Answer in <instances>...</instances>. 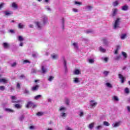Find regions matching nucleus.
Wrapping results in <instances>:
<instances>
[{
  "mask_svg": "<svg viewBox=\"0 0 130 130\" xmlns=\"http://www.w3.org/2000/svg\"><path fill=\"white\" fill-rule=\"evenodd\" d=\"M124 92L126 93V94H128V93H129V90L128 89V88L126 87L124 89Z\"/></svg>",
  "mask_w": 130,
  "mask_h": 130,
  "instance_id": "41",
  "label": "nucleus"
},
{
  "mask_svg": "<svg viewBox=\"0 0 130 130\" xmlns=\"http://www.w3.org/2000/svg\"><path fill=\"white\" fill-rule=\"evenodd\" d=\"M104 125H105L106 126H109L110 125V123L107 121H104Z\"/></svg>",
  "mask_w": 130,
  "mask_h": 130,
  "instance_id": "29",
  "label": "nucleus"
},
{
  "mask_svg": "<svg viewBox=\"0 0 130 130\" xmlns=\"http://www.w3.org/2000/svg\"><path fill=\"white\" fill-rule=\"evenodd\" d=\"M33 106V103L32 102H29L26 106L27 108H29L30 107H32Z\"/></svg>",
  "mask_w": 130,
  "mask_h": 130,
  "instance_id": "15",
  "label": "nucleus"
},
{
  "mask_svg": "<svg viewBox=\"0 0 130 130\" xmlns=\"http://www.w3.org/2000/svg\"><path fill=\"white\" fill-rule=\"evenodd\" d=\"M42 97V95L41 94H39L36 95V96L34 97L35 100H38V99H40Z\"/></svg>",
  "mask_w": 130,
  "mask_h": 130,
  "instance_id": "22",
  "label": "nucleus"
},
{
  "mask_svg": "<svg viewBox=\"0 0 130 130\" xmlns=\"http://www.w3.org/2000/svg\"><path fill=\"white\" fill-rule=\"evenodd\" d=\"M103 42L106 45L107 44V40H106V39H103Z\"/></svg>",
  "mask_w": 130,
  "mask_h": 130,
  "instance_id": "45",
  "label": "nucleus"
},
{
  "mask_svg": "<svg viewBox=\"0 0 130 130\" xmlns=\"http://www.w3.org/2000/svg\"><path fill=\"white\" fill-rule=\"evenodd\" d=\"M106 86L108 87V88H112V85H111V84L110 83H107L106 84Z\"/></svg>",
  "mask_w": 130,
  "mask_h": 130,
  "instance_id": "34",
  "label": "nucleus"
},
{
  "mask_svg": "<svg viewBox=\"0 0 130 130\" xmlns=\"http://www.w3.org/2000/svg\"><path fill=\"white\" fill-rule=\"evenodd\" d=\"M88 61L89 63H94L95 62V59H88Z\"/></svg>",
  "mask_w": 130,
  "mask_h": 130,
  "instance_id": "21",
  "label": "nucleus"
},
{
  "mask_svg": "<svg viewBox=\"0 0 130 130\" xmlns=\"http://www.w3.org/2000/svg\"><path fill=\"white\" fill-rule=\"evenodd\" d=\"M118 78L120 79L121 84H123L125 81V77H123V75H122L121 74H119Z\"/></svg>",
  "mask_w": 130,
  "mask_h": 130,
  "instance_id": "4",
  "label": "nucleus"
},
{
  "mask_svg": "<svg viewBox=\"0 0 130 130\" xmlns=\"http://www.w3.org/2000/svg\"><path fill=\"white\" fill-rule=\"evenodd\" d=\"M119 23H120V18H117L115 21L113 29H117V28H119Z\"/></svg>",
  "mask_w": 130,
  "mask_h": 130,
  "instance_id": "2",
  "label": "nucleus"
},
{
  "mask_svg": "<svg viewBox=\"0 0 130 130\" xmlns=\"http://www.w3.org/2000/svg\"><path fill=\"white\" fill-rule=\"evenodd\" d=\"M93 32V30L92 29H88L87 30H86V33H87V34H89V33H92Z\"/></svg>",
  "mask_w": 130,
  "mask_h": 130,
  "instance_id": "46",
  "label": "nucleus"
},
{
  "mask_svg": "<svg viewBox=\"0 0 130 130\" xmlns=\"http://www.w3.org/2000/svg\"><path fill=\"white\" fill-rule=\"evenodd\" d=\"M109 74V71H104V75L105 76H108V74Z\"/></svg>",
  "mask_w": 130,
  "mask_h": 130,
  "instance_id": "48",
  "label": "nucleus"
},
{
  "mask_svg": "<svg viewBox=\"0 0 130 130\" xmlns=\"http://www.w3.org/2000/svg\"><path fill=\"white\" fill-rule=\"evenodd\" d=\"M73 82L75 84H80L81 83V79L78 77L74 78L73 79Z\"/></svg>",
  "mask_w": 130,
  "mask_h": 130,
  "instance_id": "5",
  "label": "nucleus"
},
{
  "mask_svg": "<svg viewBox=\"0 0 130 130\" xmlns=\"http://www.w3.org/2000/svg\"><path fill=\"white\" fill-rule=\"evenodd\" d=\"M36 72H37L36 70L33 69L31 70V74H34V73H36Z\"/></svg>",
  "mask_w": 130,
  "mask_h": 130,
  "instance_id": "55",
  "label": "nucleus"
},
{
  "mask_svg": "<svg viewBox=\"0 0 130 130\" xmlns=\"http://www.w3.org/2000/svg\"><path fill=\"white\" fill-rule=\"evenodd\" d=\"M36 24L39 30H40L42 28V24L40 22H36Z\"/></svg>",
  "mask_w": 130,
  "mask_h": 130,
  "instance_id": "10",
  "label": "nucleus"
},
{
  "mask_svg": "<svg viewBox=\"0 0 130 130\" xmlns=\"http://www.w3.org/2000/svg\"><path fill=\"white\" fill-rule=\"evenodd\" d=\"M100 51L101 52H105V51H106V50L103 48L102 47H100Z\"/></svg>",
  "mask_w": 130,
  "mask_h": 130,
  "instance_id": "32",
  "label": "nucleus"
},
{
  "mask_svg": "<svg viewBox=\"0 0 130 130\" xmlns=\"http://www.w3.org/2000/svg\"><path fill=\"white\" fill-rule=\"evenodd\" d=\"M24 119V115H22L20 117H19V120L22 121Z\"/></svg>",
  "mask_w": 130,
  "mask_h": 130,
  "instance_id": "49",
  "label": "nucleus"
},
{
  "mask_svg": "<svg viewBox=\"0 0 130 130\" xmlns=\"http://www.w3.org/2000/svg\"><path fill=\"white\" fill-rule=\"evenodd\" d=\"M42 19L43 20V24H45L47 23V21H48L47 16L45 15H43L42 17Z\"/></svg>",
  "mask_w": 130,
  "mask_h": 130,
  "instance_id": "8",
  "label": "nucleus"
},
{
  "mask_svg": "<svg viewBox=\"0 0 130 130\" xmlns=\"http://www.w3.org/2000/svg\"><path fill=\"white\" fill-rule=\"evenodd\" d=\"M32 56L33 57H37V56H38V53H37V52H35L32 53Z\"/></svg>",
  "mask_w": 130,
  "mask_h": 130,
  "instance_id": "35",
  "label": "nucleus"
},
{
  "mask_svg": "<svg viewBox=\"0 0 130 130\" xmlns=\"http://www.w3.org/2000/svg\"><path fill=\"white\" fill-rule=\"evenodd\" d=\"M85 10H86V11H91L92 10V9H93V6H85Z\"/></svg>",
  "mask_w": 130,
  "mask_h": 130,
  "instance_id": "14",
  "label": "nucleus"
},
{
  "mask_svg": "<svg viewBox=\"0 0 130 130\" xmlns=\"http://www.w3.org/2000/svg\"><path fill=\"white\" fill-rule=\"evenodd\" d=\"M73 12H74L75 13H78V12H79V11L76 8H73L72 9Z\"/></svg>",
  "mask_w": 130,
  "mask_h": 130,
  "instance_id": "50",
  "label": "nucleus"
},
{
  "mask_svg": "<svg viewBox=\"0 0 130 130\" xmlns=\"http://www.w3.org/2000/svg\"><path fill=\"white\" fill-rule=\"evenodd\" d=\"M112 11L113 16L114 17V16H115L117 14V12H118V9H117V8H114L113 9Z\"/></svg>",
  "mask_w": 130,
  "mask_h": 130,
  "instance_id": "13",
  "label": "nucleus"
},
{
  "mask_svg": "<svg viewBox=\"0 0 130 130\" xmlns=\"http://www.w3.org/2000/svg\"><path fill=\"white\" fill-rule=\"evenodd\" d=\"M3 47L6 49H8L10 47V44L8 43H4Z\"/></svg>",
  "mask_w": 130,
  "mask_h": 130,
  "instance_id": "12",
  "label": "nucleus"
},
{
  "mask_svg": "<svg viewBox=\"0 0 130 130\" xmlns=\"http://www.w3.org/2000/svg\"><path fill=\"white\" fill-rule=\"evenodd\" d=\"M122 70L123 71H125V70H127V67H126V66H124V67H123Z\"/></svg>",
  "mask_w": 130,
  "mask_h": 130,
  "instance_id": "57",
  "label": "nucleus"
},
{
  "mask_svg": "<svg viewBox=\"0 0 130 130\" xmlns=\"http://www.w3.org/2000/svg\"><path fill=\"white\" fill-rule=\"evenodd\" d=\"M70 103V101L68 99V98L66 99V104L67 105H69V104Z\"/></svg>",
  "mask_w": 130,
  "mask_h": 130,
  "instance_id": "51",
  "label": "nucleus"
},
{
  "mask_svg": "<svg viewBox=\"0 0 130 130\" xmlns=\"http://www.w3.org/2000/svg\"><path fill=\"white\" fill-rule=\"evenodd\" d=\"M120 123H121V121H119L118 122H115V123L112 124L113 127H118L120 125Z\"/></svg>",
  "mask_w": 130,
  "mask_h": 130,
  "instance_id": "7",
  "label": "nucleus"
},
{
  "mask_svg": "<svg viewBox=\"0 0 130 130\" xmlns=\"http://www.w3.org/2000/svg\"><path fill=\"white\" fill-rule=\"evenodd\" d=\"M0 90L1 91H4L5 90V86H0Z\"/></svg>",
  "mask_w": 130,
  "mask_h": 130,
  "instance_id": "54",
  "label": "nucleus"
},
{
  "mask_svg": "<svg viewBox=\"0 0 130 130\" xmlns=\"http://www.w3.org/2000/svg\"><path fill=\"white\" fill-rule=\"evenodd\" d=\"M12 67H16L17 66V63L16 62H14L12 64Z\"/></svg>",
  "mask_w": 130,
  "mask_h": 130,
  "instance_id": "58",
  "label": "nucleus"
},
{
  "mask_svg": "<svg viewBox=\"0 0 130 130\" xmlns=\"http://www.w3.org/2000/svg\"><path fill=\"white\" fill-rule=\"evenodd\" d=\"M39 88V85H35L31 88L32 91H37Z\"/></svg>",
  "mask_w": 130,
  "mask_h": 130,
  "instance_id": "18",
  "label": "nucleus"
},
{
  "mask_svg": "<svg viewBox=\"0 0 130 130\" xmlns=\"http://www.w3.org/2000/svg\"><path fill=\"white\" fill-rule=\"evenodd\" d=\"M125 37H126V34H122L120 36L121 39H122V40L125 39Z\"/></svg>",
  "mask_w": 130,
  "mask_h": 130,
  "instance_id": "26",
  "label": "nucleus"
},
{
  "mask_svg": "<svg viewBox=\"0 0 130 130\" xmlns=\"http://www.w3.org/2000/svg\"><path fill=\"white\" fill-rule=\"evenodd\" d=\"M113 101H119V99H118V97L114 95L113 98L112 99Z\"/></svg>",
  "mask_w": 130,
  "mask_h": 130,
  "instance_id": "24",
  "label": "nucleus"
},
{
  "mask_svg": "<svg viewBox=\"0 0 130 130\" xmlns=\"http://www.w3.org/2000/svg\"><path fill=\"white\" fill-rule=\"evenodd\" d=\"M75 5H79L80 6H81V5H82V2H79L75 1Z\"/></svg>",
  "mask_w": 130,
  "mask_h": 130,
  "instance_id": "47",
  "label": "nucleus"
},
{
  "mask_svg": "<svg viewBox=\"0 0 130 130\" xmlns=\"http://www.w3.org/2000/svg\"><path fill=\"white\" fill-rule=\"evenodd\" d=\"M4 6H5L4 3H2L1 4H0V10L4 7Z\"/></svg>",
  "mask_w": 130,
  "mask_h": 130,
  "instance_id": "59",
  "label": "nucleus"
},
{
  "mask_svg": "<svg viewBox=\"0 0 130 130\" xmlns=\"http://www.w3.org/2000/svg\"><path fill=\"white\" fill-rule=\"evenodd\" d=\"M122 55H123L124 58H126V57H127V54L124 52H122Z\"/></svg>",
  "mask_w": 130,
  "mask_h": 130,
  "instance_id": "33",
  "label": "nucleus"
},
{
  "mask_svg": "<svg viewBox=\"0 0 130 130\" xmlns=\"http://www.w3.org/2000/svg\"><path fill=\"white\" fill-rule=\"evenodd\" d=\"M5 15H6V16H11V15H12L13 14V12L12 11H5L4 12Z\"/></svg>",
  "mask_w": 130,
  "mask_h": 130,
  "instance_id": "17",
  "label": "nucleus"
},
{
  "mask_svg": "<svg viewBox=\"0 0 130 130\" xmlns=\"http://www.w3.org/2000/svg\"><path fill=\"white\" fill-rule=\"evenodd\" d=\"M11 99L12 100V103H19L20 102V101H16L17 100V97L15 96H11Z\"/></svg>",
  "mask_w": 130,
  "mask_h": 130,
  "instance_id": "6",
  "label": "nucleus"
},
{
  "mask_svg": "<svg viewBox=\"0 0 130 130\" xmlns=\"http://www.w3.org/2000/svg\"><path fill=\"white\" fill-rule=\"evenodd\" d=\"M51 56L53 59H57L58 58V55L56 54H52Z\"/></svg>",
  "mask_w": 130,
  "mask_h": 130,
  "instance_id": "11",
  "label": "nucleus"
},
{
  "mask_svg": "<svg viewBox=\"0 0 130 130\" xmlns=\"http://www.w3.org/2000/svg\"><path fill=\"white\" fill-rule=\"evenodd\" d=\"M53 79H54V77L53 76H50L48 78V81L51 82Z\"/></svg>",
  "mask_w": 130,
  "mask_h": 130,
  "instance_id": "39",
  "label": "nucleus"
},
{
  "mask_svg": "<svg viewBox=\"0 0 130 130\" xmlns=\"http://www.w3.org/2000/svg\"><path fill=\"white\" fill-rule=\"evenodd\" d=\"M24 93V94H29V90L28 89H25Z\"/></svg>",
  "mask_w": 130,
  "mask_h": 130,
  "instance_id": "53",
  "label": "nucleus"
},
{
  "mask_svg": "<svg viewBox=\"0 0 130 130\" xmlns=\"http://www.w3.org/2000/svg\"><path fill=\"white\" fill-rule=\"evenodd\" d=\"M102 59L103 60H105V62H107L108 60V58L107 57H102Z\"/></svg>",
  "mask_w": 130,
  "mask_h": 130,
  "instance_id": "44",
  "label": "nucleus"
},
{
  "mask_svg": "<svg viewBox=\"0 0 130 130\" xmlns=\"http://www.w3.org/2000/svg\"><path fill=\"white\" fill-rule=\"evenodd\" d=\"M45 10L48 11V12H50L51 11V8H49V7H48V6H45Z\"/></svg>",
  "mask_w": 130,
  "mask_h": 130,
  "instance_id": "37",
  "label": "nucleus"
},
{
  "mask_svg": "<svg viewBox=\"0 0 130 130\" xmlns=\"http://www.w3.org/2000/svg\"><path fill=\"white\" fill-rule=\"evenodd\" d=\"M18 40H19V41H23V40H24V38H23V37H22V36H19Z\"/></svg>",
  "mask_w": 130,
  "mask_h": 130,
  "instance_id": "43",
  "label": "nucleus"
},
{
  "mask_svg": "<svg viewBox=\"0 0 130 130\" xmlns=\"http://www.w3.org/2000/svg\"><path fill=\"white\" fill-rule=\"evenodd\" d=\"M37 115L38 116H42L43 115V112H39L37 113Z\"/></svg>",
  "mask_w": 130,
  "mask_h": 130,
  "instance_id": "36",
  "label": "nucleus"
},
{
  "mask_svg": "<svg viewBox=\"0 0 130 130\" xmlns=\"http://www.w3.org/2000/svg\"><path fill=\"white\" fill-rule=\"evenodd\" d=\"M94 123H91L90 124H89V128H90V129H92V128H93L94 127Z\"/></svg>",
  "mask_w": 130,
  "mask_h": 130,
  "instance_id": "27",
  "label": "nucleus"
},
{
  "mask_svg": "<svg viewBox=\"0 0 130 130\" xmlns=\"http://www.w3.org/2000/svg\"><path fill=\"white\" fill-rule=\"evenodd\" d=\"M5 111H7V112H15V111H14V110H13L11 109H8V108L5 109Z\"/></svg>",
  "mask_w": 130,
  "mask_h": 130,
  "instance_id": "28",
  "label": "nucleus"
},
{
  "mask_svg": "<svg viewBox=\"0 0 130 130\" xmlns=\"http://www.w3.org/2000/svg\"><path fill=\"white\" fill-rule=\"evenodd\" d=\"M127 109L128 111H129V112H130V107L129 106L127 107Z\"/></svg>",
  "mask_w": 130,
  "mask_h": 130,
  "instance_id": "64",
  "label": "nucleus"
},
{
  "mask_svg": "<svg viewBox=\"0 0 130 130\" xmlns=\"http://www.w3.org/2000/svg\"><path fill=\"white\" fill-rule=\"evenodd\" d=\"M64 24V19L62 18V29H63V26Z\"/></svg>",
  "mask_w": 130,
  "mask_h": 130,
  "instance_id": "56",
  "label": "nucleus"
},
{
  "mask_svg": "<svg viewBox=\"0 0 130 130\" xmlns=\"http://www.w3.org/2000/svg\"><path fill=\"white\" fill-rule=\"evenodd\" d=\"M59 111H60V117H62V118H64L65 117H67V113H66V111H67V108L64 107H61L59 109Z\"/></svg>",
  "mask_w": 130,
  "mask_h": 130,
  "instance_id": "1",
  "label": "nucleus"
},
{
  "mask_svg": "<svg viewBox=\"0 0 130 130\" xmlns=\"http://www.w3.org/2000/svg\"><path fill=\"white\" fill-rule=\"evenodd\" d=\"M36 106H37L36 105L33 104V105H32V108H35L36 107Z\"/></svg>",
  "mask_w": 130,
  "mask_h": 130,
  "instance_id": "63",
  "label": "nucleus"
},
{
  "mask_svg": "<svg viewBox=\"0 0 130 130\" xmlns=\"http://www.w3.org/2000/svg\"><path fill=\"white\" fill-rule=\"evenodd\" d=\"M73 45L75 49H78V44L74 43Z\"/></svg>",
  "mask_w": 130,
  "mask_h": 130,
  "instance_id": "38",
  "label": "nucleus"
},
{
  "mask_svg": "<svg viewBox=\"0 0 130 130\" xmlns=\"http://www.w3.org/2000/svg\"><path fill=\"white\" fill-rule=\"evenodd\" d=\"M119 5V1L117 0L113 3V7H117V6H118Z\"/></svg>",
  "mask_w": 130,
  "mask_h": 130,
  "instance_id": "19",
  "label": "nucleus"
},
{
  "mask_svg": "<svg viewBox=\"0 0 130 130\" xmlns=\"http://www.w3.org/2000/svg\"><path fill=\"white\" fill-rule=\"evenodd\" d=\"M97 104H98V103L94 100H91L90 101V106L91 107V108H95V107H96L97 106Z\"/></svg>",
  "mask_w": 130,
  "mask_h": 130,
  "instance_id": "3",
  "label": "nucleus"
},
{
  "mask_svg": "<svg viewBox=\"0 0 130 130\" xmlns=\"http://www.w3.org/2000/svg\"><path fill=\"white\" fill-rule=\"evenodd\" d=\"M42 72L43 74H46L47 72V68H46V66H42Z\"/></svg>",
  "mask_w": 130,
  "mask_h": 130,
  "instance_id": "9",
  "label": "nucleus"
},
{
  "mask_svg": "<svg viewBox=\"0 0 130 130\" xmlns=\"http://www.w3.org/2000/svg\"><path fill=\"white\" fill-rule=\"evenodd\" d=\"M20 79H25V76L24 75H21L20 76Z\"/></svg>",
  "mask_w": 130,
  "mask_h": 130,
  "instance_id": "60",
  "label": "nucleus"
},
{
  "mask_svg": "<svg viewBox=\"0 0 130 130\" xmlns=\"http://www.w3.org/2000/svg\"><path fill=\"white\" fill-rule=\"evenodd\" d=\"M14 107L15 108H17L18 109H19L21 108V105H19V104H17L14 105Z\"/></svg>",
  "mask_w": 130,
  "mask_h": 130,
  "instance_id": "30",
  "label": "nucleus"
},
{
  "mask_svg": "<svg viewBox=\"0 0 130 130\" xmlns=\"http://www.w3.org/2000/svg\"><path fill=\"white\" fill-rule=\"evenodd\" d=\"M80 73H81L80 70H75L74 74V75H80Z\"/></svg>",
  "mask_w": 130,
  "mask_h": 130,
  "instance_id": "25",
  "label": "nucleus"
},
{
  "mask_svg": "<svg viewBox=\"0 0 130 130\" xmlns=\"http://www.w3.org/2000/svg\"><path fill=\"white\" fill-rule=\"evenodd\" d=\"M12 7L14 8L15 10H17L18 9V5L15 3H12Z\"/></svg>",
  "mask_w": 130,
  "mask_h": 130,
  "instance_id": "23",
  "label": "nucleus"
},
{
  "mask_svg": "<svg viewBox=\"0 0 130 130\" xmlns=\"http://www.w3.org/2000/svg\"><path fill=\"white\" fill-rule=\"evenodd\" d=\"M128 9V7L126 5L123 6L121 8V10L122 11H127Z\"/></svg>",
  "mask_w": 130,
  "mask_h": 130,
  "instance_id": "20",
  "label": "nucleus"
},
{
  "mask_svg": "<svg viewBox=\"0 0 130 130\" xmlns=\"http://www.w3.org/2000/svg\"><path fill=\"white\" fill-rule=\"evenodd\" d=\"M66 130H73V129H72V128H71L70 127L67 126L66 127Z\"/></svg>",
  "mask_w": 130,
  "mask_h": 130,
  "instance_id": "52",
  "label": "nucleus"
},
{
  "mask_svg": "<svg viewBox=\"0 0 130 130\" xmlns=\"http://www.w3.org/2000/svg\"><path fill=\"white\" fill-rule=\"evenodd\" d=\"M79 115H80V116H83V115H84V112H80L79 113Z\"/></svg>",
  "mask_w": 130,
  "mask_h": 130,
  "instance_id": "61",
  "label": "nucleus"
},
{
  "mask_svg": "<svg viewBox=\"0 0 130 130\" xmlns=\"http://www.w3.org/2000/svg\"><path fill=\"white\" fill-rule=\"evenodd\" d=\"M0 83H4V84H7L8 83V79H0Z\"/></svg>",
  "mask_w": 130,
  "mask_h": 130,
  "instance_id": "16",
  "label": "nucleus"
},
{
  "mask_svg": "<svg viewBox=\"0 0 130 130\" xmlns=\"http://www.w3.org/2000/svg\"><path fill=\"white\" fill-rule=\"evenodd\" d=\"M17 88H18V89H20V83H17Z\"/></svg>",
  "mask_w": 130,
  "mask_h": 130,
  "instance_id": "62",
  "label": "nucleus"
},
{
  "mask_svg": "<svg viewBox=\"0 0 130 130\" xmlns=\"http://www.w3.org/2000/svg\"><path fill=\"white\" fill-rule=\"evenodd\" d=\"M18 28L19 29H23L24 28V25L22 23H19L18 24Z\"/></svg>",
  "mask_w": 130,
  "mask_h": 130,
  "instance_id": "31",
  "label": "nucleus"
},
{
  "mask_svg": "<svg viewBox=\"0 0 130 130\" xmlns=\"http://www.w3.org/2000/svg\"><path fill=\"white\" fill-rule=\"evenodd\" d=\"M103 127V126L100 125H98L96 127V129L98 130H100Z\"/></svg>",
  "mask_w": 130,
  "mask_h": 130,
  "instance_id": "40",
  "label": "nucleus"
},
{
  "mask_svg": "<svg viewBox=\"0 0 130 130\" xmlns=\"http://www.w3.org/2000/svg\"><path fill=\"white\" fill-rule=\"evenodd\" d=\"M64 68L65 70H67V61L63 59Z\"/></svg>",
  "mask_w": 130,
  "mask_h": 130,
  "instance_id": "42",
  "label": "nucleus"
}]
</instances>
